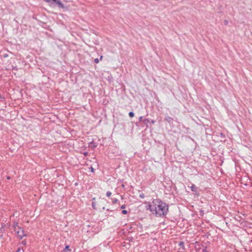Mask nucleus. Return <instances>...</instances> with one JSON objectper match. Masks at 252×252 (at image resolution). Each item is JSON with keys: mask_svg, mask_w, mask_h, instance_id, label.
I'll use <instances>...</instances> for the list:
<instances>
[{"mask_svg": "<svg viewBox=\"0 0 252 252\" xmlns=\"http://www.w3.org/2000/svg\"><path fill=\"white\" fill-rule=\"evenodd\" d=\"M146 209L156 217H164L168 212L169 205L159 199H156L146 206Z\"/></svg>", "mask_w": 252, "mask_h": 252, "instance_id": "1", "label": "nucleus"}, {"mask_svg": "<svg viewBox=\"0 0 252 252\" xmlns=\"http://www.w3.org/2000/svg\"><path fill=\"white\" fill-rule=\"evenodd\" d=\"M18 228H19V230H16L15 232L17 233L18 237L20 240H21L24 237L26 236L27 235L25 234V231L23 228L20 227H18Z\"/></svg>", "mask_w": 252, "mask_h": 252, "instance_id": "2", "label": "nucleus"}, {"mask_svg": "<svg viewBox=\"0 0 252 252\" xmlns=\"http://www.w3.org/2000/svg\"><path fill=\"white\" fill-rule=\"evenodd\" d=\"M56 4L60 8L64 7V4L60 0H53V6H54Z\"/></svg>", "mask_w": 252, "mask_h": 252, "instance_id": "3", "label": "nucleus"}, {"mask_svg": "<svg viewBox=\"0 0 252 252\" xmlns=\"http://www.w3.org/2000/svg\"><path fill=\"white\" fill-rule=\"evenodd\" d=\"M190 189L192 192L194 193V195L198 196H199V193L198 192V187H197L195 185L192 184L190 186Z\"/></svg>", "mask_w": 252, "mask_h": 252, "instance_id": "4", "label": "nucleus"}, {"mask_svg": "<svg viewBox=\"0 0 252 252\" xmlns=\"http://www.w3.org/2000/svg\"><path fill=\"white\" fill-rule=\"evenodd\" d=\"M196 249L198 251L201 250L202 252H208L207 251V246H205L203 245H199L198 248Z\"/></svg>", "mask_w": 252, "mask_h": 252, "instance_id": "5", "label": "nucleus"}, {"mask_svg": "<svg viewBox=\"0 0 252 252\" xmlns=\"http://www.w3.org/2000/svg\"><path fill=\"white\" fill-rule=\"evenodd\" d=\"M97 144L95 143H94L93 140H92L89 143V147L91 148L92 150L94 149L97 147Z\"/></svg>", "mask_w": 252, "mask_h": 252, "instance_id": "6", "label": "nucleus"}, {"mask_svg": "<svg viewBox=\"0 0 252 252\" xmlns=\"http://www.w3.org/2000/svg\"><path fill=\"white\" fill-rule=\"evenodd\" d=\"M164 120L170 124H172L173 121V118L169 116H166Z\"/></svg>", "mask_w": 252, "mask_h": 252, "instance_id": "7", "label": "nucleus"}, {"mask_svg": "<svg viewBox=\"0 0 252 252\" xmlns=\"http://www.w3.org/2000/svg\"><path fill=\"white\" fill-rule=\"evenodd\" d=\"M149 123L150 120L147 118H145L143 120V123L147 127H148Z\"/></svg>", "mask_w": 252, "mask_h": 252, "instance_id": "8", "label": "nucleus"}, {"mask_svg": "<svg viewBox=\"0 0 252 252\" xmlns=\"http://www.w3.org/2000/svg\"><path fill=\"white\" fill-rule=\"evenodd\" d=\"M71 252V250L69 249V245H66L64 249L61 251V252Z\"/></svg>", "mask_w": 252, "mask_h": 252, "instance_id": "9", "label": "nucleus"}, {"mask_svg": "<svg viewBox=\"0 0 252 252\" xmlns=\"http://www.w3.org/2000/svg\"><path fill=\"white\" fill-rule=\"evenodd\" d=\"M143 116H140V117H139V121H138V122H137V123H136V125L137 126H139L138 124H139V123H140V122H142V123H143V120H144V119H143Z\"/></svg>", "mask_w": 252, "mask_h": 252, "instance_id": "10", "label": "nucleus"}, {"mask_svg": "<svg viewBox=\"0 0 252 252\" xmlns=\"http://www.w3.org/2000/svg\"><path fill=\"white\" fill-rule=\"evenodd\" d=\"M179 246L182 247L183 249H185L184 242L183 241H180L179 243Z\"/></svg>", "mask_w": 252, "mask_h": 252, "instance_id": "11", "label": "nucleus"}, {"mask_svg": "<svg viewBox=\"0 0 252 252\" xmlns=\"http://www.w3.org/2000/svg\"><path fill=\"white\" fill-rule=\"evenodd\" d=\"M45 1L47 2L51 6H53V0H44Z\"/></svg>", "mask_w": 252, "mask_h": 252, "instance_id": "12", "label": "nucleus"}, {"mask_svg": "<svg viewBox=\"0 0 252 252\" xmlns=\"http://www.w3.org/2000/svg\"><path fill=\"white\" fill-rule=\"evenodd\" d=\"M18 222H14V224H13V227H14V231H16V227H19L18 226Z\"/></svg>", "mask_w": 252, "mask_h": 252, "instance_id": "13", "label": "nucleus"}, {"mask_svg": "<svg viewBox=\"0 0 252 252\" xmlns=\"http://www.w3.org/2000/svg\"><path fill=\"white\" fill-rule=\"evenodd\" d=\"M128 116L130 118H133L134 116V113L133 111H130L128 113Z\"/></svg>", "mask_w": 252, "mask_h": 252, "instance_id": "14", "label": "nucleus"}, {"mask_svg": "<svg viewBox=\"0 0 252 252\" xmlns=\"http://www.w3.org/2000/svg\"><path fill=\"white\" fill-rule=\"evenodd\" d=\"M92 207L94 209H96V207H95V202H94L93 201L92 203Z\"/></svg>", "mask_w": 252, "mask_h": 252, "instance_id": "15", "label": "nucleus"}, {"mask_svg": "<svg viewBox=\"0 0 252 252\" xmlns=\"http://www.w3.org/2000/svg\"><path fill=\"white\" fill-rule=\"evenodd\" d=\"M4 226H5V225H4L3 226H2L1 227V228H0V233H3V231H4Z\"/></svg>", "mask_w": 252, "mask_h": 252, "instance_id": "16", "label": "nucleus"}, {"mask_svg": "<svg viewBox=\"0 0 252 252\" xmlns=\"http://www.w3.org/2000/svg\"><path fill=\"white\" fill-rule=\"evenodd\" d=\"M118 200L116 198H115V199H112V203L113 204H116L118 202Z\"/></svg>", "mask_w": 252, "mask_h": 252, "instance_id": "17", "label": "nucleus"}, {"mask_svg": "<svg viewBox=\"0 0 252 252\" xmlns=\"http://www.w3.org/2000/svg\"><path fill=\"white\" fill-rule=\"evenodd\" d=\"M1 56L3 57V58H6L8 57V54L7 53H4Z\"/></svg>", "mask_w": 252, "mask_h": 252, "instance_id": "18", "label": "nucleus"}, {"mask_svg": "<svg viewBox=\"0 0 252 252\" xmlns=\"http://www.w3.org/2000/svg\"><path fill=\"white\" fill-rule=\"evenodd\" d=\"M16 252H24L23 249H21V248H18V249L16 251Z\"/></svg>", "mask_w": 252, "mask_h": 252, "instance_id": "19", "label": "nucleus"}, {"mask_svg": "<svg viewBox=\"0 0 252 252\" xmlns=\"http://www.w3.org/2000/svg\"><path fill=\"white\" fill-rule=\"evenodd\" d=\"M127 213H128V212H127V210H122V213L123 214H124V215H126V214H127Z\"/></svg>", "mask_w": 252, "mask_h": 252, "instance_id": "20", "label": "nucleus"}, {"mask_svg": "<svg viewBox=\"0 0 252 252\" xmlns=\"http://www.w3.org/2000/svg\"><path fill=\"white\" fill-rule=\"evenodd\" d=\"M12 68L13 70H15L16 71H17L18 70V67L16 66H12Z\"/></svg>", "mask_w": 252, "mask_h": 252, "instance_id": "21", "label": "nucleus"}, {"mask_svg": "<svg viewBox=\"0 0 252 252\" xmlns=\"http://www.w3.org/2000/svg\"><path fill=\"white\" fill-rule=\"evenodd\" d=\"M112 193L111 191H107L106 192V196H108V197H109L110 196V195H111Z\"/></svg>", "mask_w": 252, "mask_h": 252, "instance_id": "22", "label": "nucleus"}, {"mask_svg": "<svg viewBox=\"0 0 252 252\" xmlns=\"http://www.w3.org/2000/svg\"><path fill=\"white\" fill-rule=\"evenodd\" d=\"M139 197L142 199L144 198L145 197V194L143 193L140 194Z\"/></svg>", "mask_w": 252, "mask_h": 252, "instance_id": "23", "label": "nucleus"}, {"mask_svg": "<svg viewBox=\"0 0 252 252\" xmlns=\"http://www.w3.org/2000/svg\"><path fill=\"white\" fill-rule=\"evenodd\" d=\"M22 244L23 245H27V241L26 240H24L22 241Z\"/></svg>", "mask_w": 252, "mask_h": 252, "instance_id": "24", "label": "nucleus"}, {"mask_svg": "<svg viewBox=\"0 0 252 252\" xmlns=\"http://www.w3.org/2000/svg\"><path fill=\"white\" fill-rule=\"evenodd\" d=\"M99 62V60L97 58H96L94 59V62L95 63H98Z\"/></svg>", "mask_w": 252, "mask_h": 252, "instance_id": "25", "label": "nucleus"}, {"mask_svg": "<svg viewBox=\"0 0 252 252\" xmlns=\"http://www.w3.org/2000/svg\"><path fill=\"white\" fill-rule=\"evenodd\" d=\"M126 207V205L125 204H124V205H122L121 206V208L122 209H125Z\"/></svg>", "mask_w": 252, "mask_h": 252, "instance_id": "26", "label": "nucleus"}, {"mask_svg": "<svg viewBox=\"0 0 252 252\" xmlns=\"http://www.w3.org/2000/svg\"><path fill=\"white\" fill-rule=\"evenodd\" d=\"M204 214L203 211L202 210H201L200 211V215L202 216Z\"/></svg>", "mask_w": 252, "mask_h": 252, "instance_id": "27", "label": "nucleus"}, {"mask_svg": "<svg viewBox=\"0 0 252 252\" xmlns=\"http://www.w3.org/2000/svg\"><path fill=\"white\" fill-rule=\"evenodd\" d=\"M90 170H91V171L92 172H94V168L92 166H91V167H90Z\"/></svg>", "mask_w": 252, "mask_h": 252, "instance_id": "28", "label": "nucleus"}, {"mask_svg": "<svg viewBox=\"0 0 252 252\" xmlns=\"http://www.w3.org/2000/svg\"><path fill=\"white\" fill-rule=\"evenodd\" d=\"M155 122H156V121L154 120H151V121H150V123L152 124H155Z\"/></svg>", "mask_w": 252, "mask_h": 252, "instance_id": "29", "label": "nucleus"}, {"mask_svg": "<svg viewBox=\"0 0 252 252\" xmlns=\"http://www.w3.org/2000/svg\"><path fill=\"white\" fill-rule=\"evenodd\" d=\"M83 155L85 157H87L88 155V153L87 152H85L83 153Z\"/></svg>", "mask_w": 252, "mask_h": 252, "instance_id": "30", "label": "nucleus"}, {"mask_svg": "<svg viewBox=\"0 0 252 252\" xmlns=\"http://www.w3.org/2000/svg\"><path fill=\"white\" fill-rule=\"evenodd\" d=\"M220 135L221 137H225L224 134L223 133H220Z\"/></svg>", "mask_w": 252, "mask_h": 252, "instance_id": "31", "label": "nucleus"}, {"mask_svg": "<svg viewBox=\"0 0 252 252\" xmlns=\"http://www.w3.org/2000/svg\"><path fill=\"white\" fill-rule=\"evenodd\" d=\"M224 24L225 25H227L228 24V21L227 20H224Z\"/></svg>", "mask_w": 252, "mask_h": 252, "instance_id": "32", "label": "nucleus"}, {"mask_svg": "<svg viewBox=\"0 0 252 252\" xmlns=\"http://www.w3.org/2000/svg\"><path fill=\"white\" fill-rule=\"evenodd\" d=\"M106 210H107V211H111V212H112V211H113L112 210H110L109 209H106Z\"/></svg>", "mask_w": 252, "mask_h": 252, "instance_id": "33", "label": "nucleus"}, {"mask_svg": "<svg viewBox=\"0 0 252 252\" xmlns=\"http://www.w3.org/2000/svg\"><path fill=\"white\" fill-rule=\"evenodd\" d=\"M102 56H101L100 57V60H101L102 59Z\"/></svg>", "mask_w": 252, "mask_h": 252, "instance_id": "34", "label": "nucleus"}, {"mask_svg": "<svg viewBox=\"0 0 252 252\" xmlns=\"http://www.w3.org/2000/svg\"><path fill=\"white\" fill-rule=\"evenodd\" d=\"M10 178V177L9 176H7V179H9Z\"/></svg>", "mask_w": 252, "mask_h": 252, "instance_id": "35", "label": "nucleus"}, {"mask_svg": "<svg viewBox=\"0 0 252 252\" xmlns=\"http://www.w3.org/2000/svg\"><path fill=\"white\" fill-rule=\"evenodd\" d=\"M95 197H94V198H93V199H92V200H95Z\"/></svg>", "mask_w": 252, "mask_h": 252, "instance_id": "36", "label": "nucleus"}, {"mask_svg": "<svg viewBox=\"0 0 252 252\" xmlns=\"http://www.w3.org/2000/svg\"><path fill=\"white\" fill-rule=\"evenodd\" d=\"M102 209H103V210H104V209H105V207H103V208H102Z\"/></svg>", "mask_w": 252, "mask_h": 252, "instance_id": "37", "label": "nucleus"}]
</instances>
